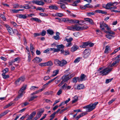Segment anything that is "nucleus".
I'll list each match as a JSON object with an SVG mask.
<instances>
[{
	"instance_id": "1",
	"label": "nucleus",
	"mask_w": 120,
	"mask_h": 120,
	"mask_svg": "<svg viewBox=\"0 0 120 120\" xmlns=\"http://www.w3.org/2000/svg\"><path fill=\"white\" fill-rule=\"evenodd\" d=\"M120 59H117L111 64L110 63H109L107 64V67L103 69L102 71H100L99 73L100 75L102 76L106 75H108L112 71L113 69L112 67L115 65L117 63H118Z\"/></svg>"
},
{
	"instance_id": "2",
	"label": "nucleus",
	"mask_w": 120,
	"mask_h": 120,
	"mask_svg": "<svg viewBox=\"0 0 120 120\" xmlns=\"http://www.w3.org/2000/svg\"><path fill=\"white\" fill-rule=\"evenodd\" d=\"M88 28V26L86 25H84L82 26H80L78 25L75 24L71 26H67V29L68 30L74 31H78L85 30L87 29Z\"/></svg>"
},
{
	"instance_id": "3",
	"label": "nucleus",
	"mask_w": 120,
	"mask_h": 120,
	"mask_svg": "<svg viewBox=\"0 0 120 120\" xmlns=\"http://www.w3.org/2000/svg\"><path fill=\"white\" fill-rule=\"evenodd\" d=\"M98 103V102H94L93 104H91L89 105L85 106L83 107V108L86 109V112H89L95 108L96 105Z\"/></svg>"
},
{
	"instance_id": "4",
	"label": "nucleus",
	"mask_w": 120,
	"mask_h": 120,
	"mask_svg": "<svg viewBox=\"0 0 120 120\" xmlns=\"http://www.w3.org/2000/svg\"><path fill=\"white\" fill-rule=\"evenodd\" d=\"M26 86L25 85L21 88L19 91L18 96L16 98H15L16 100H17L21 98L23 94L25 93V92H24V91L26 89Z\"/></svg>"
},
{
	"instance_id": "5",
	"label": "nucleus",
	"mask_w": 120,
	"mask_h": 120,
	"mask_svg": "<svg viewBox=\"0 0 120 120\" xmlns=\"http://www.w3.org/2000/svg\"><path fill=\"white\" fill-rule=\"evenodd\" d=\"M25 79V78L24 76L21 77L17 80L15 81V84L16 86L20 85L21 83L23 82Z\"/></svg>"
},
{
	"instance_id": "6",
	"label": "nucleus",
	"mask_w": 120,
	"mask_h": 120,
	"mask_svg": "<svg viewBox=\"0 0 120 120\" xmlns=\"http://www.w3.org/2000/svg\"><path fill=\"white\" fill-rule=\"evenodd\" d=\"M70 73H68L64 74L62 77V79L64 82L68 80L70 78L69 76H68Z\"/></svg>"
},
{
	"instance_id": "7",
	"label": "nucleus",
	"mask_w": 120,
	"mask_h": 120,
	"mask_svg": "<svg viewBox=\"0 0 120 120\" xmlns=\"http://www.w3.org/2000/svg\"><path fill=\"white\" fill-rule=\"evenodd\" d=\"M90 50L89 49H86L83 52V57L85 58L88 57L90 55Z\"/></svg>"
},
{
	"instance_id": "8",
	"label": "nucleus",
	"mask_w": 120,
	"mask_h": 120,
	"mask_svg": "<svg viewBox=\"0 0 120 120\" xmlns=\"http://www.w3.org/2000/svg\"><path fill=\"white\" fill-rule=\"evenodd\" d=\"M44 112V109L42 110L41 111L38 112L36 116L34 118L33 120H37L39 118H40L42 114Z\"/></svg>"
},
{
	"instance_id": "9",
	"label": "nucleus",
	"mask_w": 120,
	"mask_h": 120,
	"mask_svg": "<svg viewBox=\"0 0 120 120\" xmlns=\"http://www.w3.org/2000/svg\"><path fill=\"white\" fill-rule=\"evenodd\" d=\"M36 112L35 111L33 112L29 115L27 119L26 120H33L34 118L33 119L34 116L35 115Z\"/></svg>"
},
{
	"instance_id": "10",
	"label": "nucleus",
	"mask_w": 120,
	"mask_h": 120,
	"mask_svg": "<svg viewBox=\"0 0 120 120\" xmlns=\"http://www.w3.org/2000/svg\"><path fill=\"white\" fill-rule=\"evenodd\" d=\"M32 2L39 5H43L45 4L44 2L38 0H34L32 1Z\"/></svg>"
},
{
	"instance_id": "11",
	"label": "nucleus",
	"mask_w": 120,
	"mask_h": 120,
	"mask_svg": "<svg viewBox=\"0 0 120 120\" xmlns=\"http://www.w3.org/2000/svg\"><path fill=\"white\" fill-rule=\"evenodd\" d=\"M5 26L9 34L13 35V30L12 28L8 25H6Z\"/></svg>"
},
{
	"instance_id": "12",
	"label": "nucleus",
	"mask_w": 120,
	"mask_h": 120,
	"mask_svg": "<svg viewBox=\"0 0 120 120\" xmlns=\"http://www.w3.org/2000/svg\"><path fill=\"white\" fill-rule=\"evenodd\" d=\"M60 51L61 53L63 54L65 56L69 55L70 54L69 51L68 49L64 50V49H62Z\"/></svg>"
},
{
	"instance_id": "13",
	"label": "nucleus",
	"mask_w": 120,
	"mask_h": 120,
	"mask_svg": "<svg viewBox=\"0 0 120 120\" xmlns=\"http://www.w3.org/2000/svg\"><path fill=\"white\" fill-rule=\"evenodd\" d=\"M113 5L112 3L109 2L106 5L103 6V7L107 9H110L111 6Z\"/></svg>"
},
{
	"instance_id": "14",
	"label": "nucleus",
	"mask_w": 120,
	"mask_h": 120,
	"mask_svg": "<svg viewBox=\"0 0 120 120\" xmlns=\"http://www.w3.org/2000/svg\"><path fill=\"white\" fill-rule=\"evenodd\" d=\"M56 35L54 36L53 37V38L55 40H59L60 39L59 35L60 34V33L58 32H56Z\"/></svg>"
},
{
	"instance_id": "15",
	"label": "nucleus",
	"mask_w": 120,
	"mask_h": 120,
	"mask_svg": "<svg viewBox=\"0 0 120 120\" xmlns=\"http://www.w3.org/2000/svg\"><path fill=\"white\" fill-rule=\"evenodd\" d=\"M68 22L71 24L79 23V21L78 20H75L70 19H68Z\"/></svg>"
},
{
	"instance_id": "16",
	"label": "nucleus",
	"mask_w": 120,
	"mask_h": 120,
	"mask_svg": "<svg viewBox=\"0 0 120 120\" xmlns=\"http://www.w3.org/2000/svg\"><path fill=\"white\" fill-rule=\"evenodd\" d=\"M100 27L101 29V30H105L104 27H105L106 24L103 22H101L99 23Z\"/></svg>"
},
{
	"instance_id": "17",
	"label": "nucleus",
	"mask_w": 120,
	"mask_h": 120,
	"mask_svg": "<svg viewBox=\"0 0 120 120\" xmlns=\"http://www.w3.org/2000/svg\"><path fill=\"white\" fill-rule=\"evenodd\" d=\"M86 79V76L84 74H82L80 77V78H79V82H80Z\"/></svg>"
},
{
	"instance_id": "18",
	"label": "nucleus",
	"mask_w": 120,
	"mask_h": 120,
	"mask_svg": "<svg viewBox=\"0 0 120 120\" xmlns=\"http://www.w3.org/2000/svg\"><path fill=\"white\" fill-rule=\"evenodd\" d=\"M89 44V42H86L82 43L80 46L81 48H85Z\"/></svg>"
},
{
	"instance_id": "19",
	"label": "nucleus",
	"mask_w": 120,
	"mask_h": 120,
	"mask_svg": "<svg viewBox=\"0 0 120 120\" xmlns=\"http://www.w3.org/2000/svg\"><path fill=\"white\" fill-rule=\"evenodd\" d=\"M42 60L40 58L38 57H36L35 58L33 61L35 63H39Z\"/></svg>"
},
{
	"instance_id": "20",
	"label": "nucleus",
	"mask_w": 120,
	"mask_h": 120,
	"mask_svg": "<svg viewBox=\"0 0 120 120\" xmlns=\"http://www.w3.org/2000/svg\"><path fill=\"white\" fill-rule=\"evenodd\" d=\"M79 48L78 46L76 45H74L71 48V52H74L76 50Z\"/></svg>"
},
{
	"instance_id": "21",
	"label": "nucleus",
	"mask_w": 120,
	"mask_h": 120,
	"mask_svg": "<svg viewBox=\"0 0 120 120\" xmlns=\"http://www.w3.org/2000/svg\"><path fill=\"white\" fill-rule=\"evenodd\" d=\"M16 16L19 18L22 19H25L27 17L25 15L17 14L16 15Z\"/></svg>"
},
{
	"instance_id": "22",
	"label": "nucleus",
	"mask_w": 120,
	"mask_h": 120,
	"mask_svg": "<svg viewBox=\"0 0 120 120\" xmlns=\"http://www.w3.org/2000/svg\"><path fill=\"white\" fill-rule=\"evenodd\" d=\"M87 112H85L81 113L78 116H76L75 119L77 120H78L80 117L82 116H83L87 114Z\"/></svg>"
},
{
	"instance_id": "23",
	"label": "nucleus",
	"mask_w": 120,
	"mask_h": 120,
	"mask_svg": "<svg viewBox=\"0 0 120 120\" xmlns=\"http://www.w3.org/2000/svg\"><path fill=\"white\" fill-rule=\"evenodd\" d=\"M84 86L82 84H79L77 85V88H75V89L78 90H81L83 89Z\"/></svg>"
},
{
	"instance_id": "24",
	"label": "nucleus",
	"mask_w": 120,
	"mask_h": 120,
	"mask_svg": "<svg viewBox=\"0 0 120 120\" xmlns=\"http://www.w3.org/2000/svg\"><path fill=\"white\" fill-rule=\"evenodd\" d=\"M49 8L51 9L57 10L58 8V7L55 5H52L49 6Z\"/></svg>"
},
{
	"instance_id": "25",
	"label": "nucleus",
	"mask_w": 120,
	"mask_h": 120,
	"mask_svg": "<svg viewBox=\"0 0 120 120\" xmlns=\"http://www.w3.org/2000/svg\"><path fill=\"white\" fill-rule=\"evenodd\" d=\"M115 34H108L106 35V37L109 39H111L114 37V35Z\"/></svg>"
},
{
	"instance_id": "26",
	"label": "nucleus",
	"mask_w": 120,
	"mask_h": 120,
	"mask_svg": "<svg viewBox=\"0 0 120 120\" xmlns=\"http://www.w3.org/2000/svg\"><path fill=\"white\" fill-rule=\"evenodd\" d=\"M67 63V61L64 60H63L60 61V66H63L64 65L66 64Z\"/></svg>"
},
{
	"instance_id": "27",
	"label": "nucleus",
	"mask_w": 120,
	"mask_h": 120,
	"mask_svg": "<svg viewBox=\"0 0 120 120\" xmlns=\"http://www.w3.org/2000/svg\"><path fill=\"white\" fill-rule=\"evenodd\" d=\"M67 1L69 2L70 1V0H60L58 2V4H61L63 3H65L67 4V3L66 2V1Z\"/></svg>"
},
{
	"instance_id": "28",
	"label": "nucleus",
	"mask_w": 120,
	"mask_h": 120,
	"mask_svg": "<svg viewBox=\"0 0 120 120\" xmlns=\"http://www.w3.org/2000/svg\"><path fill=\"white\" fill-rule=\"evenodd\" d=\"M84 19L85 21L88 22L90 23L91 24H93L94 22H93L92 20L89 18H85Z\"/></svg>"
},
{
	"instance_id": "29",
	"label": "nucleus",
	"mask_w": 120,
	"mask_h": 120,
	"mask_svg": "<svg viewBox=\"0 0 120 120\" xmlns=\"http://www.w3.org/2000/svg\"><path fill=\"white\" fill-rule=\"evenodd\" d=\"M30 20H34L38 22H41V21L40 20L36 18H31Z\"/></svg>"
},
{
	"instance_id": "30",
	"label": "nucleus",
	"mask_w": 120,
	"mask_h": 120,
	"mask_svg": "<svg viewBox=\"0 0 120 120\" xmlns=\"http://www.w3.org/2000/svg\"><path fill=\"white\" fill-rule=\"evenodd\" d=\"M110 49V46L108 45L106 46L104 51L105 53L108 54L109 53V50Z\"/></svg>"
},
{
	"instance_id": "31",
	"label": "nucleus",
	"mask_w": 120,
	"mask_h": 120,
	"mask_svg": "<svg viewBox=\"0 0 120 120\" xmlns=\"http://www.w3.org/2000/svg\"><path fill=\"white\" fill-rule=\"evenodd\" d=\"M59 70H55L53 72V74L52 75V76L54 77L58 73Z\"/></svg>"
},
{
	"instance_id": "32",
	"label": "nucleus",
	"mask_w": 120,
	"mask_h": 120,
	"mask_svg": "<svg viewBox=\"0 0 120 120\" xmlns=\"http://www.w3.org/2000/svg\"><path fill=\"white\" fill-rule=\"evenodd\" d=\"M47 33L50 35H52L54 33V32L53 31L50 29H49L47 30Z\"/></svg>"
},
{
	"instance_id": "33",
	"label": "nucleus",
	"mask_w": 120,
	"mask_h": 120,
	"mask_svg": "<svg viewBox=\"0 0 120 120\" xmlns=\"http://www.w3.org/2000/svg\"><path fill=\"white\" fill-rule=\"evenodd\" d=\"M78 100V97L77 96H75L73 99L72 101V103H74L77 101Z\"/></svg>"
},
{
	"instance_id": "34",
	"label": "nucleus",
	"mask_w": 120,
	"mask_h": 120,
	"mask_svg": "<svg viewBox=\"0 0 120 120\" xmlns=\"http://www.w3.org/2000/svg\"><path fill=\"white\" fill-rule=\"evenodd\" d=\"M46 66H51L53 65V63L50 60L47 62H45Z\"/></svg>"
},
{
	"instance_id": "35",
	"label": "nucleus",
	"mask_w": 120,
	"mask_h": 120,
	"mask_svg": "<svg viewBox=\"0 0 120 120\" xmlns=\"http://www.w3.org/2000/svg\"><path fill=\"white\" fill-rule=\"evenodd\" d=\"M54 63L56 65L58 66H60V61L58 59H56L54 61Z\"/></svg>"
},
{
	"instance_id": "36",
	"label": "nucleus",
	"mask_w": 120,
	"mask_h": 120,
	"mask_svg": "<svg viewBox=\"0 0 120 120\" xmlns=\"http://www.w3.org/2000/svg\"><path fill=\"white\" fill-rule=\"evenodd\" d=\"M67 36L65 38V40L67 41L68 42H71L72 40L73 39L72 38H70L69 39L67 38Z\"/></svg>"
},
{
	"instance_id": "37",
	"label": "nucleus",
	"mask_w": 120,
	"mask_h": 120,
	"mask_svg": "<svg viewBox=\"0 0 120 120\" xmlns=\"http://www.w3.org/2000/svg\"><path fill=\"white\" fill-rule=\"evenodd\" d=\"M2 75L3 76V78L5 79L8 78L9 77V76L8 75H6L5 73H3L2 74Z\"/></svg>"
},
{
	"instance_id": "38",
	"label": "nucleus",
	"mask_w": 120,
	"mask_h": 120,
	"mask_svg": "<svg viewBox=\"0 0 120 120\" xmlns=\"http://www.w3.org/2000/svg\"><path fill=\"white\" fill-rule=\"evenodd\" d=\"M103 31L106 34H115V33L111 30H108V31H105V30Z\"/></svg>"
},
{
	"instance_id": "39",
	"label": "nucleus",
	"mask_w": 120,
	"mask_h": 120,
	"mask_svg": "<svg viewBox=\"0 0 120 120\" xmlns=\"http://www.w3.org/2000/svg\"><path fill=\"white\" fill-rule=\"evenodd\" d=\"M79 77H75L73 78V81L74 83H76L77 81L79 82Z\"/></svg>"
},
{
	"instance_id": "40",
	"label": "nucleus",
	"mask_w": 120,
	"mask_h": 120,
	"mask_svg": "<svg viewBox=\"0 0 120 120\" xmlns=\"http://www.w3.org/2000/svg\"><path fill=\"white\" fill-rule=\"evenodd\" d=\"M12 33H13V35L14 34L15 35L16 34L18 35H20V34L18 33L17 30L16 29H15L13 30Z\"/></svg>"
},
{
	"instance_id": "41",
	"label": "nucleus",
	"mask_w": 120,
	"mask_h": 120,
	"mask_svg": "<svg viewBox=\"0 0 120 120\" xmlns=\"http://www.w3.org/2000/svg\"><path fill=\"white\" fill-rule=\"evenodd\" d=\"M56 47L57 48L59 49H60V50L61 49H63L64 48V46L63 45L61 44L60 45H57L56 46Z\"/></svg>"
},
{
	"instance_id": "42",
	"label": "nucleus",
	"mask_w": 120,
	"mask_h": 120,
	"mask_svg": "<svg viewBox=\"0 0 120 120\" xmlns=\"http://www.w3.org/2000/svg\"><path fill=\"white\" fill-rule=\"evenodd\" d=\"M64 15L63 14L59 13H56L55 15V16L59 17H61L63 16Z\"/></svg>"
},
{
	"instance_id": "43",
	"label": "nucleus",
	"mask_w": 120,
	"mask_h": 120,
	"mask_svg": "<svg viewBox=\"0 0 120 120\" xmlns=\"http://www.w3.org/2000/svg\"><path fill=\"white\" fill-rule=\"evenodd\" d=\"M38 96H34L30 97V99L29 100V101H30L34 100V99L37 98Z\"/></svg>"
},
{
	"instance_id": "44",
	"label": "nucleus",
	"mask_w": 120,
	"mask_h": 120,
	"mask_svg": "<svg viewBox=\"0 0 120 120\" xmlns=\"http://www.w3.org/2000/svg\"><path fill=\"white\" fill-rule=\"evenodd\" d=\"M85 6L86 9V8H90L93 7L92 5L89 4H85Z\"/></svg>"
},
{
	"instance_id": "45",
	"label": "nucleus",
	"mask_w": 120,
	"mask_h": 120,
	"mask_svg": "<svg viewBox=\"0 0 120 120\" xmlns=\"http://www.w3.org/2000/svg\"><path fill=\"white\" fill-rule=\"evenodd\" d=\"M13 104L12 103V102H10V103H9L8 104L6 105V106H5L4 107V108H7L8 107L10 106L11 105H12Z\"/></svg>"
},
{
	"instance_id": "46",
	"label": "nucleus",
	"mask_w": 120,
	"mask_h": 120,
	"mask_svg": "<svg viewBox=\"0 0 120 120\" xmlns=\"http://www.w3.org/2000/svg\"><path fill=\"white\" fill-rule=\"evenodd\" d=\"M53 80H52V79L49 80L47 83L44 85V86L46 87L50 83L52 82V81H53Z\"/></svg>"
},
{
	"instance_id": "47",
	"label": "nucleus",
	"mask_w": 120,
	"mask_h": 120,
	"mask_svg": "<svg viewBox=\"0 0 120 120\" xmlns=\"http://www.w3.org/2000/svg\"><path fill=\"white\" fill-rule=\"evenodd\" d=\"M25 6H24V7H23L24 8L29 9L31 8L28 4H25Z\"/></svg>"
},
{
	"instance_id": "48",
	"label": "nucleus",
	"mask_w": 120,
	"mask_h": 120,
	"mask_svg": "<svg viewBox=\"0 0 120 120\" xmlns=\"http://www.w3.org/2000/svg\"><path fill=\"white\" fill-rule=\"evenodd\" d=\"M113 79V78H112L110 79H107L106 80L105 83L108 84L109 82H110Z\"/></svg>"
},
{
	"instance_id": "49",
	"label": "nucleus",
	"mask_w": 120,
	"mask_h": 120,
	"mask_svg": "<svg viewBox=\"0 0 120 120\" xmlns=\"http://www.w3.org/2000/svg\"><path fill=\"white\" fill-rule=\"evenodd\" d=\"M67 84L66 83H65L61 87V89L64 90L66 89L67 87Z\"/></svg>"
},
{
	"instance_id": "50",
	"label": "nucleus",
	"mask_w": 120,
	"mask_h": 120,
	"mask_svg": "<svg viewBox=\"0 0 120 120\" xmlns=\"http://www.w3.org/2000/svg\"><path fill=\"white\" fill-rule=\"evenodd\" d=\"M87 15L89 16H91L92 15H94V13L92 12H87L86 13Z\"/></svg>"
},
{
	"instance_id": "51",
	"label": "nucleus",
	"mask_w": 120,
	"mask_h": 120,
	"mask_svg": "<svg viewBox=\"0 0 120 120\" xmlns=\"http://www.w3.org/2000/svg\"><path fill=\"white\" fill-rule=\"evenodd\" d=\"M36 10H41L42 12H44V10L43 8L41 7H39L37 8Z\"/></svg>"
},
{
	"instance_id": "52",
	"label": "nucleus",
	"mask_w": 120,
	"mask_h": 120,
	"mask_svg": "<svg viewBox=\"0 0 120 120\" xmlns=\"http://www.w3.org/2000/svg\"><path fill=\"white\" fill-rule=\"evenodd\" d=\"M36 88H38V87L32 86H31L30 88V90H31L34 91L35 90V89Z\"/></svg>"
},
{
	"instance_id": "53",
	"label": "nucleus",
	"mask_w": 120,
	"mask_h": 120,
	"mask_svg": "<svg viewBox=\"0 0 120 120\" xmlns=\"http://www.w3.org/2000/svg\"><path fill=\"white\" fill-rule=\"evenodd\" d=\"M46 87V86H44V85L43 87V88H42L41 89H40L39 90L37 91L38 93L41 92L43 90H44L45 89V88Z\"/></svg>"
},
{
	"instance_id": "54",
	"label": "nucleus",
	"mask_w": 120,
	"mask_h": 120,
	"mask_svg": "<svg viewBox=\"0 0 120 120\" xmlns=\"http://www.w3.org/2000/svg\"><path fill=\"white\" fill-rule=\"evenodd\" d=\"M41 34V35L42 36H44L46 34V31L45 30H43Z\"/></svg>"
},
{
	"instance_id": "55",
	"label": "nucleus",
	"mask_w": 120,
	"mask_h": 120,
	"mask_svg": "<svg viewBox=\"0 0 120 120\" xmlns=\"http://www.w3.org/2000/svg\"><path fill=\"white\" fill-rule=\"evenodd\" d=\"M39 65L41 67L45 66H46L45 62L40 63Z\"/></svg>"
},
{
	"instance_id": "56",
	"label": "nucleus",
	"mask_w": 120,
	"mask_h": 120,
	"mask_svg": "<svg viewBox=\"0 0 120 120\" xmlns=\"http://www.w3.org/2000/svg\"><path fill=\"white\" fill-rule=\"evenodd\" d=\"M62 89H60L59 90L57 93V94L58 95H59L61 94L62 92Z\"/></svg>"
},
{
	"instance_id": "57",
	"label": "nucleus",
	"mask_w": 120,
	"mask_h": 120,
	"mask_svg": "<svg viewBox=\"0 0 120 120\" xmlns=\"http://www.w3.org/2000/svg\"><path fill=\"white\" fill-rule=\"evenodd\" d=\"M72 45L71 42H68L66 44V46L67 47H70Z\"/></svg>"
},
{
	"instance_id": "58",
	"label": "nucleus",
	"mask_w": 120,
	"mask_h": 120,
	"mask_svg": "<svg viewBox=\"0 0 120 120\" xmlns=\"http://www.w3.org/2000/svg\"><path fill=\"white\" fill-rule=\"evenodd\" d=\"M80 61V58L78 57L74 61V62L75 63H78Z\"/></svg>"
},
{
	"instance_id": "59",
	"label": "nucleus",
	"mask_w": 120,
	"mask_h": 120,
	"mask_svg": "<svg viewBox=\"0 0 120 120\" xmlns=\"http://www.w3.org/2000/svg\"><path fill=\"white\" fill-rule=\"evenodd\" d=\"M0 16L5 21L6 20V18L5 16L2 14H0Z\"/></svg>"
},
{
	"instance_id": "60",
	"label": "nucleus",
	"mask_w": 120,
	"mask_h": 120,
	"mask_svg": "<svg viewBox=\"0 0 120 120\" xmlns=\"http://www.w3.org/2000/svg\"><path fill=\"white\" fill-rule=\"evenodd\" d=\"M30 48L31 52H32V50L34 49V48L33 46V45L31 44H30Z\"/></svg>"
},
{
	"instance_id": "61",
	"label": "nucleus",
	"mask_w": 120,
	"mask_h": 120,
	"mask_svg": "<svg viewBox=\"0 0 120 120\" xmlns=\"http://www.w3.org/2000/svg\"><path fill=\"white\" fill-rule=\"evenodd\" d=\"M8 71V68H5L3 71V73H5V74Z\"/></svg>"
},
{
	"instance_id": "62",
	"label": "nucleus",
	"mask_w": 120,
	"mask_h": 120,
	"mask_svg": "<svg viewBox=\"0 0 120 120\" xmlns=\"http://www.w3.org/2000/svg\"><path fill=\"white\" fill-rule=\"evenodd\" d=\"M107 30H110V28L108 26V25L106 24L105 26V27Z\"/></svg>"
},
{
	"instance_id": "63",
	"label": "nucleus",
	"mask_w": 120,
	"mask_h": 120,
	"mask_svg": "<svg viewBox=\"0 0 120 120\" xmlns=\"http://www.w3.org/2000/svg\"><path fill=\"white\" fill-rule=\"evenodd\" d=\"M40 15L42 16H47L48 14L45 13H40L39 14Z\"/></svg>"
},
{
	"instance_id": "64",
	"label": "nucleus",
	"mask_w": 120,
	"mask_h": 120,
	"mask_svg": "<svg viewBox=\"0 0 120 120\" xmlns=\"http://www.w3.org/2000/svg\"><path fill=\"white\" fill-rule=\"evenodd\" d=\"M76 73L75 72H73L70 75H69V76L70 78H71L73 76H74L75 75Z\"/></svg>"
}]
</instances>
